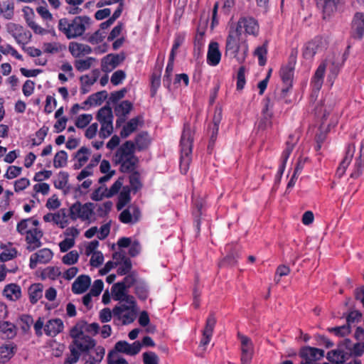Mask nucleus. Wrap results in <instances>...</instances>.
<instances>
[{
	"instance_id": "f257e3e1",
	"label": "nucleus",
	"mask_w": 364,
	"mask_h": 364,
	"mask_svg": "<svg viewBox=\"0 0 364 364\" xmlns=\"http://www.w3.org/2000/svg\"><path fill=\"white\" fill-rule=\"evenodd\" d=\"M135 144L132 141H126L117 150L113 157V161L116 165H120L119 171L122 173H130L136 171L139 164V158L134 155Z\"/></svg>"
},
{
	"instance_id": "f03ea898",
	"label": "nucleus",
	"mask_w": 364,
	"mask_h": 364,
	"mask_svg": "<svg viewBox=\"0 0 364 364\" xmlns=\"http://www.w3.org/2000/svg\"><path fill=\"white\" fill-rule=\"evenodd\" d=\"M91 23L87 16H77L73 19L62 18L58 21V29L68 39H74L82 36Z\"/></svg>"
},
{
	"instance_id": "7ed1b4c3",
	"label": "nucleus",
	"mask_w": 364,
	"mask_h": 364,
	"mask_svg": "<svg viewBox=\"0 0 364 364\" xmlns=\"http://www.w3.org/2000/svg\"><path fill=\"white\" fill-rule=\"evenodd\" d=\"M240 33L230 28L226 38L225 55L231 58H237L239 62L243 61L248 52V46L240 45Z\"/></svg>"
},
{
	"instance_id": "20e7f679",
	"label": "nucleus",
	"mask_w": 364,
	"mask_h": 364,
	"mask_svg": "<svg viewBox=\"0 0 364 364\" xmlns=\"http://www.w3.org/2000/svg\"><path fill=\"white\" fill-rule=\"evenodd\" d=\"M193 138L189 123L183 124V129L180 140L181 146V157H180V168L181 170L186 173L188 165L191 161V155L193 150Z\"/></svg>"
},
{
	"instance_id": "39448f33",
	"label": "nucleus",
	"mask_w": 364,
	"mask_h": 364,
	"mask_svg": "<svg viewBox=\"0 0 364 364\" xmlns=\"http://www.w3.org/2000/svg\"><path fill=\"white\" fill-rule=\"evenodd\" d=\"M95 205L88 202L82 204L77 201L70 207V218L73 220L80 219L82 221L88 220L94 214Z\"/></svg>"
},
{
	"instance_id": "423d86ee",
	"label": "nucleus",
	"mask_w": 364,
	"mask_h": 364,
	"mask_svg": "<svg viewBox=\"0 0 364 364\" xmlns=\"http://www.w3.org/2000/svg\"><path fill=\"white\" fill-rule=\"evenodd\" d=\"M244 28L246 35L257 36L259 31L258 21L252 16H242L239 18L236 27L233 28L240 33L242 36V29Z\"/></svg>"
},
{
	"instance_id": "0eeeda50",
	"label": "nucleus",
	"mask_w": 364,
	"mask_h": 364,
	"mask_svg": "<svg viewBox=\"0 0 364 364\" xmlns=\"http://www.w3.org/2000/svg\"><path fill=\"white\" fill-rule=\"evenodd\" d=\"M8 32L13 36L18 44L25 46L27 44L32 37L31 33L23 26L10 23L7 25Z\"/></svg>"
},
{
	"instance_id": "6e6552de",
	"label": "nucleus",
	"mask_w": 364,
	"mask_h": 364,
	"mask_svg": "<svg viewBox=\"0 0 364 364\" xmlns=\"http://www.w3.org/2000/svg\"><path fill=\"white\" fill-rule=\"evenodd\" d=\"M343 0H316L318 9L322 14V18L329 19L337 11Z\"/></svg>"
},
{
	"instance_id": "1a4fd4ad",
	"label": "nucleus",
	"mask_w": 364,
	"mask_h": 364,
	"mask_svg": "<svg viewBox=\"0 0 364 364\" xmlns=\"http://www.w3.org/2000/svg\"><path fill=\"white\" fill-rule=\"evenodd\" d=\"M350 37L361 41L364 37V13L356 12L352 19Z\"/></svg>"
},
{
	"instance_id": "9d476101",
	"label": "nucleus",
	"mask_w": 364,
	"mask_h": 364,
	"mask_svg": "<svg viewBox=\"0 0 364 364\" xmlns=\"http://www.w3.org/2000/svg\"><path fill=\"white\" fill-rule=\"evenodd\" d=\"M269 97H266L263 100L264 107L262 109V117L259 122V129H266L272 127V117L273 113L272 109L274 107V102H272Z\"/></svg>"
},
{
	"instance_id": "9b49d317",
	"label": "nucleus",
	"mask_w": 364,
	"mask_h": 364,
	"mask_svg": "<svg viewBox=\"0 0 364 364\" xmlns=\"http://www.w3.org/2000/svg\"><path fill=\"white\" fill-rule=\"evenodd\" d=\"M237 338L241 343V360L251 362L254 353V346L252 340L240 332L237 333Z\"/></svg>"
},
{
	"instance_id": "f8f14e48",
	"label": "nucleus",
	"mask_w": 364,
	"mask_h": 364,
	"mask_svg": "<svg viewBox=\"0 0 364 364\" xmlns=\"http://www.w3.org/2000/svg\"><path fill=\"white\" fill-rule=\"evenodd\" d=\"M43 232L38 228H33L29 230L26 235L25 240L28 245L27 250L30 252L35 250L42 245L41 239L43 237Z\"/></svg>"
},
{
	"instance_id": "ddd939ff",
	"label": "nucleus",
	"mask_w": 364,
	"mask_h": 364,
	"mask_svg": "<svg viewBox=\"0 0 364 364\" xmlns=\"http://www.w3.org/2000/svg\"><path fill=\"white\" fill-rule=\"evenodd\" d=\"M53 252L48 248H43L30 257L29 267L31 269L37 267L38 263H48L53 258Z\"/></svg>"
},
{
	"instance_id": "4468645a",
	"label": "nucleus",
	"mask_w": 364,
	"mask_h": 364,
	"mask_svg": "<svg viewBox=\"0 0 364 364\" xmlns=\"http://www.w3.org/2000/svg\"><path fill=\"white\" fill-rule=\"evenodd\" d=\"M97 345V341L88 335L82 336L78 340L73 341L72 347H74L80 353H88Z\"/></svg>"
},
{
	"instance_id": "2eb2a0df",
	"label": "nucleus",
	"mask_w": 364,
	"mask_h": 364,
	"mask_svg": "<svg viewBox=\"0 0 364 364\" xmlns=\"http://www.w3.org/2000/svg\"><path fill=\"white\" fill-rule=\"evenodd\" d=\"M216 324V318L214 313H210L208 316L205 328L203 331V338L200 340V346H206L209 344L213 336V331Z\"/></svg>"
},
{
	"instance_id": "dca6fc26",
	"label": "nucleus",
	"mask_w": 364,
	"mask_h": 364,
	"mask_svg": "<svg viewBox=\"0 0 364 364\" xmlns=\"http://www.w3.org/2000/svg\"><path fill=\"white\" fill-rule=\"evenodd\" d=\"M18 350L17 345L12 341L4 343L0 346V364L9 363Z\"/></svg>"
},
{
	"instance_id": "f3484780",
	"label": "nucleus",
	"mask_w": 364,
	"mask_h": 364,
	"mask_svg": "<svg viewBox=\"0 0 364 364\" xmlns=\"http://www.w3.org/2000/svg\"><path fill=\"white\" fill-rule=\"evenodd\" d=\"M124 60V56H120L119 54H108L102 59V70L105 73H109L117 68L121 62Z\"/></svg>"
},
{
	"instance_id": "a211bd4d",
	"label": "nucleus",
	"mask_w": 364,
	"mask_h": 364,
	"mask_svg": "<svg viewBox=\"0 0 364 364\" xmlns=\"http://www.w3.org/2000/svg\"><path fill=\"white\" fill-rule=\"evenodd\" d=\"M24 18L28 26L36 34L45 35L48 33L47 30L38 26L34 21L35 14L33 10L26 6L23 9Z\"/></svg>"
},
{
	"instance_id": "6ab92c4d",
	"label": "nucleus",
	"mask_w": 364,
	"mask_h": 364,
	"mask_svg": "<svg viewBox=\"0 0 364 364\" xmlns=\"http://www.w3.org/2000/svg\"><path fill=\"white\" fill-rule=\"evenodd\" d=\"M221 56L222 54L219 48V43L216 41H211L208 48L207 63L210 66H216L220 63Z\"/></svg>"
},
{
	"instance_id": "aec40b11",
	"label": "nucleus",
	"mask_w": 364,
	"mask_h": 364,
	"mask_svg": "<svg viewBox=\"0 0 364 364\" xmlns=\"http://www.w3.org/2000/svg\"><path fill=\"white\" fill-rule=\"evenodd\" d=\"M64 324L60 318H53L47 321L44 326L45 333L55 337L63 331Z\"/></svg>"
},
{
	"instance_id": "412c9836",
	"label": "nucleus",
	"mask_w": 364,
	"mask_h": 364,
	"mask_svg": "<svg viewBox=\"0 0 364 364\" xmlns=\"http://www.w3.org/2000/svg\"><path fill=\"white\" fill-rule=\"evenodd\" d=\"M355 151V146L353 144H349L346 148V155L341 161L336 170V174L341 177L346 172L348 166L350 164Z\"/></svg>"
},
{
	"instance_id": "4be33fe9",
	"label": "nucleus",
	"mask_w": 364,
	"mask_h": 364,
	"mask_svg": "<svg viewBox=\"0 0 364 364\" xmlns=\"http://www.w3.org/2000/svg\"><path fill=\"white\" fill-rule=\"evenodd\" d=\"M321 43V38L319 36H316L311 41L306 43L303 49L304 58L307 60L312 59L317 53Z\"/></svg>"
},
{
	"instance_id": "5701e85b",
	"label": "nucleus",
	"mask_w": 364,
	"mask_h": 364,
	"mask_svg": "<svg viewBox=\"0 0 364 364\" xmlns=\"http://www.w3.org/2000/svg\"><path fill=\"white\" fill-rule=\"evenodd\" d=\"M326 62H322L317 68L314 76L311 78V85L314 90L318 92L323 83L324 75L326 69Z\"/></svg>"
},
{
	"instance_id": "b1692460",
	"label": "nucleus",
	"mask_w": 364,
	"mask_h": 364,
	"mask_svg": "<svg viewBox=\"0 0 364 364\" xmlns=\"http://www.w3.org/2000/svg\"><path fill=\"white\" fill-rule=\"evenodd\" d=\"M91 284V279L88 275L79 276L72 284V291L75 294H80L87 291Z\"/></svg>"
},
{
	"instance_id": "393cba45",
	"label": "nucleus",
	"mask_w": 364,
	"mask_h": 364,
	"mask_svg": "<svg viewBox=\"0 0 364 364\" xmlns=\"http://www.w3.org/2000/svg\"><path fill=\"white\" fill-rule=\"evenodd\" d=\"M226 249L228 250V253L220 262L219 265L220 267L235 266L240 258L239 250L237 247L235 246L232 248V246L230 245L227 246Z\"/></svg>"
},
{
	"instance_id": "a878e982",
	"label": "nucleus",
	"mask_w": 364,
	"mask_h": 364,
	"mask_svg": "<svg viewBox=\"0 0 364 364\" xmlns=\"http://www.w3.org/2000/svg\"><path fill=\"white\" fill-rule=\"evenodd\" d=\"M291 88V87L284 85L279 92H275L272 95H268L267 97H271V102H274V106L276 104L279 106H282L284 104L289 105L291 102V100H289L288 97L289 92Z\"/></svg>"
},
{
	"instance_id": "bb28decb",
	"label": "nucleus",
	"mask_w": 364,
	"mask_h": 364,
	"mask_svg": "<svg viewBox=\"0 0 364 364\" xmlns=\"http://www.w3.org/2000/svg\"><path fill=\"white\" fill-rule=\"evenodd\" d=\"M364 171V141H363L360 144V154L358 158L355 159L354 164L353 170L350 174V177L353 178H358L360 177Z\"/></svg>"
},
{
	"instance_id": "cd10ccee",
	"label": "nucleus",
	"mask_w": 364,
	"mask_h": 364,
	"mask_svg": "<svg viewBox=\"0 0 364 364\" xmlns=\"http://www.w3.org/2000/svg\"><path fill=\"white\" fill-rule=\"evenodd\" d=\"M68 49L71 55L75 58L92 53V48L90 46L77 42H70L68 46Z\"/></svg>"
},
{
	"instance_id": "c85d7f7f",
	"label": "nucleus",
	"mask_w": 364,
	"mask_h": 364,
	"mask_svg": "<svg viewBox=\"0 0 364 364\" xmlns=\"http://www.w3.org/2000/svg\"><path fill=\"white\" fill-rule=\"evenodd\" d=\"M350 357L349 353H346L343 350L336 349L328 351L326 355V358L331 363H335L336 364H342Z\"/></svg>"
},
{
	"instance_id": "c756f323",
	"label": "nucleus",
	"mask_w": 364,
	"mask_h": 364,
	"mask_svg": "<svg viewBox=\"0 0 364 364\" xmlns=\"http://www.w3.org/2000/svg\"><path fill=\"white\" fill-rule=\"evenodd\" d=\"M3 295L11 301H16L21 296V287L14 283L7 284L3 290Z\"/></svg>"
},
{
	"instance_id": "7c9ffc66",
	"label": "nucleus",
	"mask_w": 364,
	"mask_h": 364,
	"mask_svg": "<svg viewBox=\"0 0 364 364\" xmlns=\"http://www.w3.org/2000/svg\"><path fill=\"white\" fill-rule=\"evenodd\" d=\"M133 142L135 144V151H141L148 149L151 144V139L147 132H142L135 136Z\"/></svg>"
},
{
	"instance_id": "2f4dec72",
	"label": "nucleus",
	"mask_w": 364,
	"mask_h": 364,
	"mask_svg": "<svg viewBox=\"0 0 364 364\" xmlns=\"http://www.w3.org/2000/svg\"><path fill=\"white\" fill-rule=\"evenodd\" d=\"M131 188L128 186H124L122 187V190L119 194L118 200L116 204V208L117 210H122L132 200L131 196Z\"/></svg>"
},
{
	"instance_id": "473e14b6",
	"label": "nucleus",
	"mask_w": 364,
	"mask_h": 364,
	"mask_svg": "<svg viewBox=\"0 0 364 364\" xmlns=\"http://www.w3.org/2000/svg\"><path fill=\"white\" fill-rule=\"evenodd\" d=\"M294 70V65L291 63L281 68L280 76L284 85L292 87Z\"/></svg>"
},
{
	"instance_id": "72a5a7b5",
	"label": "nucleus",
	"mask_w": 364,
	"mask_h": 364,
	"mask_svg": "<svg viewBox=\"0 0 364 364\" xmlns=\"http://www.w3.org/2000/svg\"><path fill=\"white\" fill-rule=\"evenodd\" d=\"M43 286L41 283L33 284L28 289L29 299L31 304H34L43 296Z\"/></svg>"
},
{
	"instance_id": "f704fd0d",
	"label": "nucleus",
	"mask_w": 364,
	"mask_h": 364,
	"mask_svg": "<svg viewBox=\"0 0 364 364\" xmlns=\"http://www.w3.org/2000/svg\"><path fill=\"white\" fill-rule=\"evenodd\" d=\"M0 333L7 338H13L16 334L15 325L9 321H1Z\"/></svg>"
},
{
	"instance_id": "c9c22d12",
	"label": "nucleus",
	"mask_w": 364,
	"mask_h": 364,
	"mask_svg": "<svg viewBox=\"0 0 364 364\" xmlns=\"http://www.w3.org/2000/svg\"><path fill=\"white\" fill-rule=\"evenodd\" d=\"M139 125V118L134 117L131 119L126 125H124L120 132L122 138L128 137L132 132L136 130Z\"/></svg>"
},
{
	"instance_id": "e433bc0d",
	"label": "nucleus",
	"mask_w": 364,
	"mask_h": 364,
	"mask_svg": "<svg viewBox=\"0 0 364 364\" xmlns=\"http://www.w3.org/2000/svg\"><path fill=\"white\" fill-rule=\"evenodd\" d=\"M132 108V103L128 100H124L115 106L114 112L117 117H126Z\"/></svg>"
},
{
	"instance_id": "4c0bfd02",
	"label": "nucleus",
	"mask_w": 364,
	"mask_h": 364,
	"mask_svg": "<svg viewBox=\"0 0 364 364\" xmlns=\"http://www.w3.org/2000/svg\"><path fill=\"white\" fill-rule=\"evenodd\" d=\"M96 119L99 122L113 121L112 108L109 105H105L100 108L97 112Z\"/></svg>"
},
{
	"instance_id": "58836bf2",
	"label": "nucleus",
	"mask_w": 364,
	"mask_h": 364,
	"mask_svg": "<svg viewBox=\"0 0 364 364\" xmlns=\"http://www.w3.org/2000/svg\"><path fill=\"white\" fill-rule=\"evenodd\" d=\"M86 326V321L84 320L78 321L70 331V336L73 341L78 340L82 336H85L84 328Z\"/></svg>"
},
{
	"instance_id": "ea45409f",
	"label": "nucleus",
	"mask_w": 364,
	"mask_h": 364,
	"mask_svg": "<svg viewBox=\"0 0 364 364\" xmlns=\"http://www.w3.org/2000/svg\"><path fill=\"white\" fill-rule=\"evenodd\" d=\"M4 41L2 38L0 36V53L4 55L10 54L13 57L16 58L18 60H23V57L21 54L18 53V51L10 44L3 43Z\"/></svg>"
},
{
	"instance_id": "a19ab883",
	"label": "nucleus",
	"mask_w": 364,
	"mask_h": 364,
	"mask_svg": "<svg viewBox=\"0 0 364 364\" xmlns=\"http://www.w3.org/2000/svg\"><path fill=\"white\" fill-rule=\"evenodd\" d=\"M129 180L131 191H133L134 193H136L141 189L143 185L140 179V173L139 171L132 172L129 177Z\"/></svg>"
},
{
	"instance_id": "79ce46f5",
	"label": "nucleus",
	"mask_w": 364,
	"mask_h": 364,
	"mask_svg": "<svg viewBox=\"0 0 364 364\" xmlns=\"http://www.w3.org/2000/svg\"><path fill=\"white\" fill-rule=\"evenodd\" d=\"M96 61L93 57H87L86 59L76 60L74 63L75 68L79 72H83L89 70L92 63Z\"/></svg>"
},
{
	"instance_id": "37998d69",
	"label": "nucleus",
	"mask_w": 364,
	"mask_h": 364,
	"mask_svg": "<svg viewBox=\"0 0 364 364\" xmlns=\"http://www.w3.org/2000/svg\"><path fill=\"white\" fill-rule=\"evenodd\" d=\"M134 293L140 300L145 301L149 296L147 284L144 282H136L134 287Z\"/></svg>"
},
{
	"instance_id": "c03bdc74",
	"label": "nucleus",
	"mask_w": 364,
	"mask_h": 364,
	"mask_svg": "<svg viewBox=\"0 0 364 364\" xmlns=\"http://www.w3.org/2000/svg\"><path fill=\"white\" fill-rule=\"evenodd\" d=\"M65 1L68 4L66 11L69 14L77 15L82 12V9L79 6L82 4L84 0H65Z\"/></svg>"
},
{
	"instance_id": "a18cd8bd",
	"label": "nucleus",
	"mask_w": 364,
	"mask_h": 364,
	"mask_svg": "<svg viewBox=\"0 0 364 364\" xmlns=\"http://www.w3.org/2000/svg\"><path fill=\"white\" fill-rule=\"evenodd\" d=\"M68 154L65 151H58L53 159V166L56 168L64 167L67 165Z\"/></svg>"
},
{
	"instance_id": "49530a36",
	"label": "nucleus",
	"mask_w": 364,
	"mask_h": 364,
	"mask_svg": "<svg viewBox=\"0 0 364 364\" xmlns=\"http://www.w3.org/2000/svg\"><path fill=\"white\" fill-rule=\"evenodd\" d=\"M127 287L124 282H117L113 284L112 287V292L114 296L115 300H120L122 299L126 293Z\"/></svg>"
},
{
	"instance_id": "de8ad7c7",
	"label": "nucleus",
	"mask_w": 364,
	"mask_h": 364,
	"mask_svg": "<svg viewBox=\"0 0 364 364\" xmlns=\"http://www.w3.org/2000/svg\"><path fill=\"white\" fill-rule=\"evenodd\" d=\"M303 349L314 362L319 360L324 356V350L322 349L310 346H306Z\"/></svg>"
},
{
	"instance_id": "09e8293b",
	"label": "nucleus",
	"mask_w": 364,
	"mask_h": 364,
	"mask_svg": "<svg viewBox=\"0 0 364 364\" xmlns=\"http://www.w3.org/2000/svg\"><path fill=\"white\" fill-rule=\"evenodd\" d=\"M123 184V178L119 177L112 186L111 187L107 189V188H105V191L106 192L105 193V198H112L114 195H116L120 188L122 187Z\"/></svg>"
},
{
	"instance_id": "8fccbe9b",
	"label": "nucleus",
	"mask_w": 364,
	"mask_h": 364,
	"mask_svg": "<svg viewBox=\"0 0 364 364\" xmlns=\"http://www.w3.org/2000/svg\"><path fill=\"white\" fill-rule=\"evenodd\" d=\"M101 128L100 130V137L102 139L107 138L111 135L113 132L112 121L100 122Z\"/></svg>"
},
{
	"instance_id": "3c124183",
	"label": "nucleus",
	"mask_w": 364,
	"mask_h": 364,
	"mask_svg": "<svg viewBox=\"0 0 364 364\" xmlns=\"http://www.w3.org/2000/svg\"><path fill=\"white\" fill-rule=\"evenodd\" d=\"M255 55L258 58V63L263 66L267 62V49L265 45L257 47L255 50Z\"/></svg>"
},
{
	"instance_id": "603ef678",
	"label": "nucleus",
	"mask_w": 364,
	"mask_h": 364,
	"mask_svg": "<svg viewBox=\"0 0 364 364\" xmlns=\"http://www.w3.org/2000/svg\"><path fill=\"white\" fill-rule=\"evenodd\" d=\"M60 274L61 272L58 267H48L42 272V277L43 278H49L50 279L55 280Z\"/></svg>"
},
{
	"instance_id": "864d4df0",
	"label": "nucleus",
	"mask_w": 364,
	"mask_h": 364,
	"mask_svg": "<svg viewBox=\"0 0 364 364\" xmlns=\"http://www.w3.org/2000/svg\"><path fill=\"white\" fill-rule=\"evenodd\" d=\"M119 267L117 270L118 275L123 276L129 273L132 268V261L129 258L125 259L123 262H119Z\"/></svg>"
},
{
	"instance_id": "5fc2aeb1",
	"label": "nucleus",
	"mask_w": 364,
	"mask_h": 364,
	"mask_svg": "<svg viewBox=\"0 0 364 364\" xmlns=\"http://www.w3.org/2000/svg\"><path fill=\"white\" fill-rule=\"evenodd\" d=\"M173 67H174V63H167L166 70H165V74H164V78H163L164 85V87H167L168 90H170L171 85V75H172V73L173 71Z\"/></svg>"
},
{
	"instance_id": "6e6d98bb",
	"label": "nucleus",
	"mask_w": 364,
	"mask_h": 364,
	"mask_svg": "<svg viewBox=\"0 0 364 364\" xmlns=\"http://www.w3.org/2000/svg\"><path fill=\"white\" fill-rule=\"evenodd\" d=\"M92 115L90 114H82L78 116L75 120V126L79 129L86 127L92 121Z\"/></svg>"
},
{
	"instance_id": "4d7b16f0",
	"label": "nucleus",
	"mask_w": 364,
	"mask_h": 364,
	"mask_svg": "<svg viewBox=\"0 0 364 364\" xmlns=\"http://www.w3.org/2000/svg\"><path fill=\"white\" fill-rule=\"evenodd\" d=\"M204 32L198 33L194 41V54L198 55L202 53L204 46Z\"/></svg>"
},
{
	"instance_id": "13d9d810",
	"label": "nucleus",
	"mask_w": 364,
	"mask_h": 364,
	"mask_svg": "<svg viewBox=\"0 0 364 364\" xmlns=\"http://www.w3.org/2000/svg\"><path fill=\"white\" fill-rule=\"evenodd\" d=\"M245 83V68L244 66H241L239 68L237 73V90H242L244 88Z\"/></svg>"
},
{
	"instance_id": "bf43d9fd",
	"label": "nucleus",
	"mask_w": 364,
	"mask_h": 364,
	"mask_svg": "<svg viewBox=\"0 0 364 364\" xmlns=\"http://www.w3.org/2000/svg\"><path fill=\"white\" fill-rule=\"evenodd\" d=\"M79 258L76 250H72L63 257L62 261L65 264L71 265L75 264Z\"/></svg>"
},
{
	"instance_id": "052dcab7",
	"label": "nucleus",
	"mask_w": 364,
	"mask_h": 364,
	"mask_svg": "<svg viewBox=\"0 0 364 364\" xmlns=\"http://www.w3.org/2000/svg\"><path fill=\"white\" fill-rule=\"evenodd\" d=\"M90 154V149L85 146H82L75 153V158L77 159V161L85 164L89 159Z\"/></svg>"
},
{
	"instance_id": "680f3d73",
	"label": "nucleus",
	"mask_w": 364,
	"mask_h": 364,
	"mask_svg": "<svg viewBox=\"0 0 364 364\" xmlns=\"http://www.w3.org/2000/svg\"><path fill=\"white\" fill-rule=\"evenodd\" d=\"M294 148V144L290 143L289 141H287L286 148L282 151L281 158H280V164H284L286 166L287 162L289 158L290 154H291L293 149Z\"/></svg>"
},
{
	"instance_id": "e2e57ef3",
	"label": "nucleus",
	"mask_w": 364,
	"mask_h": 364,
	"mask_svg": "<svg viewBox=\"0 0 364 364\" xmlns=\"http://www.w3.org/2000/svg\"><path fill=\"white\" fill-rule=\"evenodd\" d=\"M93 350L95 355L93 356L90 355V359L95 361V363H100L105 356V349L101 346L96 345Z\"/></svg>"
},
{
	"instance_id": "0e129e2a",
	"label": "nucleus",
	"mask_w": 364,
	"mask_h": 364,
	"mask_svg": "<svg viewBox=\"0 0 364 364\" xmlns=\"http://www.w3.org/2000/svg\"><path fill=\"white\" fill-rule=\"evenodd\" d=\"M144 364H159L158 355L152 351L145 352L142 355Z\"/></svg>"
},
{
	"instance_id": "69168bd1",
	"label": "nucleus",
	"mask_w": 364,
	"mask_h": 364,
	"mask_svg": "<svg viewBox=\"0 0 364 364\" xmlns=\"http://www.w3.org/2000/svg\"><path fill=\"white\" fill-rule=\"evenodd\" d=\"M107 97V92L106 90L100 91L90 95V100H92L93 104L95 105H100Z\"/></svg>"
},
{
	"instance_id": "338daca9",
	"label": "nucleus",
	"mask_w": 364,
	"mask_h": 364,
	"mask_svg": "<svg viewBox=\"0 0 364 364\" xmlns=\"http://www.w3.org/2000/svg\"><path fill=\"white\" fill-rule=\"evenodd\" d=\"M328 331L330 332H333L336 336H345L350 333V326L349 325H343L341 326L333 327L329 328Z\"/></svg>"
},
{
	"instance_id": "774afa93",
	"label": "nucleus",
	"mask_w": 364,
	"mask_h": 364,
	"mask_svg": "<svg viewBox=\"0 0 364 364\" xmlns=\"http://www.w3.org/2000/svg\"><path fill=\"white\" fill-rule=\"evenodd\" d=\"M126 78V73L122 70L115 71L111 77V82L114 85H118Z\"/></svg>"
}]
</instances>
